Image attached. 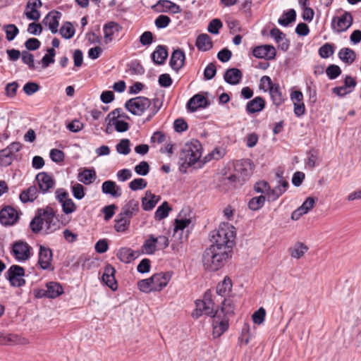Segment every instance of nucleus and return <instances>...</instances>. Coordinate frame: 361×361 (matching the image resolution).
<instances>
[{"label": "nucleus", "instance_id": "61", "mask_svg": "<svg viewBox=\"0 0 361 361\" xmlns=\"http://www.w3.org/2000/svg\"><path fill=\"white\" fill-rule=\"evenodd\" d=\"M62 210L66 214H72L76 210V205L71 198H68L61 203Z\"/></svg>", "mask_w": 361, "mask_h": 361}, {"label": "nucleus", "instance_id": "16", "mask_svg": "<svg viewBox=\"0 0 361 361\" xmlns=\"http://www.w3.org/2000/svg\"><path fill=\"white\" fill-rule=\"evenodd\" d=\"M115 274V268L111 264H107L104 268V271L102 276V281L114 291L116 290L118 288Z\"/></svg>", "mask_w": 361, "mask_h": 361}, {"label": "nucleus", "instance_id": "19", "mask_svg": "<svg viewBox=\"0 0 361 361\" xmlns=\"http://www.w3.org/2000/svg\"><path fill=\"white\" fill-rule=\"evenodd\" d=\"M36 180L40 190L43 193L48 192L55 184L52 177L46 172L39 173L36 176Z\"/></svg>", "mask_w": 361, "mask_h": 361}, {"label": "nucleus", "instance_id": "3", "mask_svg": "<svg viewBox=\"0 0 361 361\" xmlns=\"http://www.w3.org/2000/svg\"><path fill=\"white\" fill-rule=\"evenodd\" d=\"M230 255L231 253L226 251L216 249L214 246H209L202 255L203 266L207 271H217L222 267Z\"/></svg>", "mask_w": 361, "mask_h": 361}, {"label": "nucleus", "instance_id": "47", "mask_svg": "<svg viewBox=\"0 0 361 361\" xmlns=\"http://www.w3.org/2000/svg\"><path fill=\"white\" fill-rule=\"evenodd\" d=\"M265 200L266 197L264 195L255 197L249 201L248 207L253 211L258 210L264 206Z\"/></svg>", "mask_w": 361, "mask_h": 361}, {"label": "nucleus", "instance_id": "44", "mask_svg": "<svg viewBox=\"0 0 361 361\" xmlns=\"http://www.w3.org/2000/svg\"><path fill=\"white\" fill-rule=\"evenodd\" d=\"M171 208L169 207L167 202H164L158 208L154 213V219L160 221L166 218L169 215Z\"/></svg>", "mask_w": 361, "mask_h": 361}, {"label": "nucleus", "instance_id": "12", "mask_svg": "<svg viewBox=\"0 0 361 361\" xmlns=\"http://www.w3.org/2000/svg\"><path fill=\"white\" fill-rule=\"evenodd\" d=\"M53 259L52 250L44 245H40L39 247L37 264L43 270H53L51 265Z\"/></svg>", "mask_w": 361, "mask_h": 361}, {"label": "nucleus", "instance_id": "60", "mask_svg": "<svg viewBox=\"0 0 361 361\" xmlns=\"http://www.w3.org/2000/svg\"><path fill=\"white\" fill-rule=\"evenodd\" d=\"M222 27V22L218 18H214L209 22L207 30L212 34L216 35L219 32V29Z\"/></svg>", "mask_w": 361, "mask_h": 361}, {"label": "nucleus", "instance_id": "40", "mask_svg": "<svg viewBox=\"0 0 361 361\" xmlns=\"http://www.w3.org/2000/svg\"><path fill=\"white\" fill-rule=\"evenodd\" d=\"M219 313L221 315L223 314L222 318H228V316L234 314V306L233 303V300L231 298H224L221 302V312L219 311Z\"/></svg>", "mask_w": 361, "mask_h": 361}, {"label": "nucleus", "instance_id": "63", "mask_svg": "<svg viewBox=\"0 0 361 361\" xmlns=\"http://www.w3.org/2000/svg\"><path fill=\"white\" fill-rule=\"evenodd\" d=\"M50 158L51 159L56 163H60L63 161L65 158V154L63 151L58 149H52L50 151Z\"/></svg>", "mask_w": 361, "mask_h": 361}, {"label": "nucleus", "instance_id": "55", "mask_svg": "<svg viewBox=\"0 0 361 361\" xmlns=\"http://www.w3.org/2000/svg\"><path fill=\"white\" fill-rule=\"evenodd\" d=\"M23 62L27 65L29 69L34 70L35 68L34 56L28 51H23L21 53Z\"/></svg>", "mask_w": 361, "mask_h": 361}, {"label": "nucleus", "instance_id": "14", "mask_svg": "<svg viewBox=\"0 0 361 361\" xmlns=\"http://www.w3.org/2000/svg\"><path fill=\"white\" fill-rule=\"evenodd\" d=\"M213 318V336L214 337H219L228 328V319L222 318L220 313L217 312Z\"/></svg>", "mask_w": 361, "mask_h": 361}, {"label": "nucleus", "instance_id": "5", "mask_svg": "<svg viewBox=\"0 0 361 361\" xmlns=\"http://www.w3.org/2000/svg\"><path fill=\"white\" fill-rule=\"evenodd\" d=\"M196 309L192 313L193 317L198 318L202 314L212 317L219 310L215 308L214 302L212 298V293L209 290L205 292L202 300H197L195 302Z\"/></svg>", "mask_w": 361, "mask_h": 361}, {"label": "nucleus", "instance_id": "15", "mask_svg": "<svg viewBox=\"0 0 361 361\" xmlns=\"http://www.w3.org/2000/svg\"><path fill=\"white\" fill-rule=\"evenodd\" d=\"M62 16V13L58 11L53 10L49 12L42 20L46 26H48L51 33L56 34L58 32L59 25V20Z\"/></svg>", "mask_w": 361, "mask_h": 361}, {"label": "nucleus", "instance_id": "51", "mask_svg": "<svg viewBox=\"0 0 361 361\" xmlns=\"http://www.w3.org/2000/svg\"><path fill=\"white\" fill-rule=\"evenodd\" d=\"M6 37L8 41H12L19 32L18 28L13 24L6 25L4 27Z\"/></svg>", "mask_w": 361, "mask_h": 361}, {"label": "nucleus", "instance_id": "24", "mask_svg": "<svg viewBox=\"0 0 361 361\" xmlns=\"http://www.w3.org/2000/svg\"><path fill=\"white\" fill-rule=\"evenodd\" d=\"M46 288V291H44L42 295H46L49 298H56L63 293V288L58 282H48Z\"/></svg>", "mask_w": 361, "mask_h": 361}, {"label": "nucleus", "instance_id": "36", "mask_svg": "<svg viewBox=\"0 0 361 361\" xmlns=\"http://www.w3.org/2000/svg\"><path fill=\"white\" fill-rule=\"evenodd\" d=\"M97 176L94 169H84L78 175V179L80 182L90 185L95 180Z\"/></svg>", "mask_w": 361, "mask_h": 361}, {"label": "nucleus", "instance_id": "10", "mask_svg": "<svg viewBox=\"0 0 361 361\" xmlns=\"http://www.w3.org/2000/svg\"><path fill=\"white\" fill-rule=\"evenodd\" d=\"M353 16L345 11L340 16H335L331 20V27L336 32L346 31L353 24Z\"/></svg>", "mask_w": 361, "mask_h": 361}, {"label": "nucleus", "instance_id": "17", "mask_svg": "<svg viewBox=\"0 0 361 361\" xmlns=\"http://www.w3.org/2000/svg\"><path fill=\"white\" fill-rule=\"evenodd\" d=\"M185 61V52L182 49H177L171 54L169 65L173 71L178 73L183 67Z\"/></svg>", "mask_w": 361, "mask_h": 361}, {"label": "nucleus", "instance_id": "62", "mask_svg": "<svg viewBox=\"0 0 361 361\" xmlns=\"http://www.w3.org/2000/svg\"><path fill=\"white\" fill-rule=\"evenodd\" d=\"M161 4H162L163 7L164 8L165 11H169L173 13H179L181 12L180 7L178 5H177L176 4H175L171 1H168V0L162 1Z\"/></svg>", "mask_w": 361, "mask_h": 361}, {"label": "nucleus", "instance_id": "43", "mask_svg": "<svg viewBox=\"0 0 361 361\" xmlns=\"http://www.w3.org/2000/svg\"><path fill=\"white\" fill-rule=\"evenodd\" d=\"M75 28L71 22H65L59 30V33L64 39L72 38L75 35Z\"/></svg>", "mask_w": 361, "mask_h": 361}, {"label": "nucleus", "instance_id": "58", "mask_svg": "<svg viewBox=\"0 0 361 361\" xmlns=\"http://www.w3.org/2000/svg\"><path fill=\"white\" fill-rule=\"evenodd\" d=\"M147 185V182L142 178H135L129 183V188L133 191L142 190L145 188Z\"/></svg>", "mask_w": 361, "mask_h": 361}, {"label": "nucleus", "instance_id": "11", "mask_svg": "<svg viewBox=\"0 0 361 361\" xmlns=\"http://www.w3.org/2000/svg\"><path fill=\"white\" fill-rule=\"evenodd\" d=\"M19 219V213L11 206H4L0 210V223L4 226H13Z\"/></svg>", "mask_w": 361, "mask_h": 361}, {"label": "nucleus", "instance_id": "49", "mask_svg": "<svg viewBox=\"0 0 361 361\" xmlns=\"http://www.w3.org/2000/svg\"><path fill=\"white\" fill-rule=\"evenodd\" d=\"M20 338L16 334L4 335L1 333L0 338V345H11L19 343Z\"/></svg>", "mask_w": 361, "mask_h": 361}, {"label": "nucleus", "instance_id": "37", "mask_svg": "<svg viewBox=\"0 0 361 361\" xmlns=\"http://www.w3.org/2000/svg\"><path fill=\"white\" fill-rule=\"evenodd\" d=\"M338 58L346 64H352L355 59V52L350 48H342L340 49L338 54Z\"/></svg>", "mask_w": 361, "mask_h": 361}, {"label": "nucleus", "instance_id": "6", "mask_svg": "<svg viewBox=\"0 0 361 361\" xmlns=\"http://www.w3.org/2000/svg\"><path fill=\"white\" fill-rule=\"evenodd\" d=\"M182 159L189 165L195 164L202 156V145L198 140H192L185 146L182 152Z\"/></svg>", "mask_w": 361, "mask_h": 361}, {"label": "nucleus", "instance_id": "50", "mask_svg": "<svg viewBox=\"0 0 361 361\" xmlns=\"http://www.w3.org/2000/svg\"><path fill=\"white\" fill-rule=\"evenodd\" d=\"M130 140L122 139L116 146V151L121 154L127 155L130 152Z\"/></svg>", "mask_w": 361, "mask_h": 361}, {"label": "nucleus", "instance_id": "34", "mask_svg": "<svg viewBox=\"0 0 361 361\" xmlns=\"http://www.w3.org/2000/svg\"><path fill=\"white\" fill-rule=\"evenodd\" d=\"M232 281L230 277L226 276L224 280L216 286V293L226 298L229 295L232 289Z\"/></svg>", "mask_w": 361, "mask_h": 361}, {"label": "nucleus", "instance_id": "4", "mask_svg": "<svg viewBox=\"0 0 361 361\" xmlns=\"http://www.w3.org/2000/svg\"><path fill=\"white\" fill-rule=\"evenodd\" d=\"M171 272H160L153 274L151 277L140 280L137 283L139 290L143 293L161 291L167 286L171 279Z\"/></svg>", "mask_w": 361, "mask_h": 361}, {"label": "nucleus", "instance_id": "57", "mask_svg": "<svg viewBox=\"0 0 361 361\" xmlns=\"http://www.w3.org/2000/svg\"><path fill=\"white\" fill-rule=\"evenodd\" d=\"M191 223L190 218H182L181 214L178 216L175 220V227L174 231L177 232L178 231H183L185 228H186Z\"/></svg>", "mask_w": 361, "mask_h": 361}, {"label": "nucleus", "instance_id": "28", "mask_svg": "<svg viewBox=\"0 0 361 361\" xmlns=\"http://www.w3.org/2000/svg\"><path fill=\"white\" fill-rule=\"evenodd\" d=\"M242 77L243 73L241 71L235 68L228 69L224 75L225 81L230 85L238 84L240 82Z\"/></svg>", "mask_w": 361, "mask_h": 361}, {"label": "nucleus", "instance_id": "9", "mask_svg": "<svg viewBox=\"0 0 361 361\" xmlns=\"http://www.w3.org/2000/svg\"><path fill=\"white\" fill-rule=\"evenodd\" d=\"M32 247L23 240H17L13 243L11 251V255L18 261H25L30 257Z\"/></svg>", "mask_w": 361, "mask_h": 361}, {"label": "nucleus", "instance_id": "39", "mask_svg": "<svg viewBox=\"0 0 361 361\" xmlns=\"http://www.w3.org/2000/svg\"><path fill=\"white\" fill-rule=\"evenodd\" d=\"M308 247L304 243L298 242L293 246L288 249V252L290 256L295 259L301 258L306 252H307Z\"/></svg>", "mask_w": 361, "mask_h": 361}, {"label": "nucleus", "instance_id": "22", "mask_svg": "<svg viewBox=\"0 0 361 361\" xmlns=\"http://www.w3.org/2000/svg\"><path fill=\"white\" fill-rule=\"evenodd\" d=\"M269 92L273 104L277 107L281 106L286 99V94L278 83H275Z\"/></svg>", "mask_w": 361, "mask_h": 361}, {"label": "nucleus", "instance_id": "48", "mask_svg": "<svg viewBox=\"0 0 361 361\" xmlns=\"http://www.w3.org/2000/svg\"><path fill=\"white\" fill-rule=\"evenodd\" d=\"M284 193V190L277 185L273 189L269 188V190L267 192L266 198L268 202H274Z\"/></svg>", "mask_w": 361, "mask_h": 361}, {"label": "nucleus", "instance_id": "42", "mask_svg": "<svg viewBox=\"0 0 361 361\" xmlns=\"http://www.w3.org/2000/svg\"><path fill=\"white\" fill-rule=\"evenodd\" d=\"M296 19V12L294 9H289L283 13L278 20L279 24L283 26H288L290 23Z\"/></svg>", "mask_w": 361, "mask_h": 361}, {"label": "nucleus", "instance_id": "7", "mask_svg": "<svg viewBox=\"0 0 361 361\" xmlns=\"http://www.w3.org/2000/svg\"><path fill=\"white\" fill-rule=\"evenodd\" d=\"M151 104V100L147 97H136L128 99L125 104V108L133 115L141 116Z\"/></svg>", "mask_w": 361, "mask_h": 361}, {"label": "nucleus", "instance_id": "23", "mask_svg": "<svg viewBox=\"0 0 361 361\" xmlns=\"http://www.w3.org/2000/svg\"><path fill=\"white\" fill-rule=\"evenodd\" d=\"M140 209L139 202L136 200L132 199L128 201L121 208V214L125 217L131 219L133 216H135Z\"/></svg>", "mask_w": 361, "mask_h": 361}, {"label": "nucleus", "instance_id": "18", "mask_svg": "<svg viewBox=\"0 0 361 361\" xmlns=\"http://www.w3.org/2000/svg\"><path fill=\"white\" fill-rule=\"evenodd\" d=\"M42 4L41 0H29L26 4L25 15L29 20H38L40 18V12L37 9Z\"/></svg>", "mask_w": 361, "mask_h": 361}, {"label": "nucleus", "instance_id": "27", "mask_svg": "<svg viewBox=\"0 0 361 361\" xmlns=\"http://www.w3.org/2000/svg\"><path fill=\"white\" fill-rule=\"evenodd\" d=\"M160 199V196L152 194L149 190L146 191L145 196L142 198V209L145 211L152 210Z\"/></svg>", "mask_w": 361, "mask_h": 361}, {"label": "nucleus", "instance_id": "20", "mask_svg": "<svg viewBox=\"0 0 361 361\" xmlns=\"http://www.w3.org/2000/svg\"><path fill=\"white\" fill-rule=\"evenodd\" d=\"M209 104V103L203 95L197 94L188 100L187 108L190 111L195 112L200 108H206Z\"/></svg>", "mask_w": 361, "mask_h": 361}, {"label": "nucleus", "instance_id": "2", "mask_svg": "<svg viewBox=\"0 0 361 361\" xmlns=\"http://www.w3.org/2000/svg\"><path fill=\"white\" fill-rule=\"evenodd\" d=\"M211 238L212 244L210 246L231 253L235 239L234 227L224 223L213 232Z\"/></svg>", "mask_w": 361, "mask_h": 361}, {"label": "nucleus", "instance_id": "26", "mask_svg": "<svg viewBox=\"0 0 361 361\" xmlns=\"http://www.w3.org/2000/svg\"><path fill=\"white\" fill-rule=\"evenodd\" d=\"M265 104V100L262 97H256L247 103L246 111L249 114L260 112L264 109Z\"/></svg>", "mask_w": 361, "mask_h": 361}, {"label": "nucleus", "instance_id": "8", "mask_svg": "<svg viewBox=\"0 0 361 361\" xmlns=\"http://www.w3.org/2000/svg\"><path fill=\"white\" fill-rule=\"evenodd\" d=\"M25 269L19 265H11L5 274L6 279L13 287H21L25 284Z\"/></svg>", "mask_w": 361, "mask_h": 361}, {"label": "nucleus", "instance_id": "13", "mask_svg": "<svg viewBox=\"0 0 361 361\" xmlns=\"http://www.w3.org/2000/svg\"><path fill=\"white\" fill-rule=\"evenodd\" d=\"M252 54L258 59L271 60L275 58L276 51L272 45L264 44L255 47L252 50Z\"/></svg>", "mask_w": 361, "mask_h": 361}, {"label": "nucleus", "instance_id": "30", "mask_svg": "<svg viewBox=\"0 0 361 361\" xmlns=\"http://www.w3.org/2000/svg\"><path fill=\"white\" fill-rule=\"evenodd\" d=\"M116 256L122 262L127 264L137 258L138 253L130 248L122 247L118 250Z\"/></svg>", "mask_w": 361, "mask_h": 361}, {"label": "nucleus", "instance_id": "29", "mask_svg": "<svg viewBox=\"0 0 361 361\" xmlns=\"http://www.w3.org/2000/svg\"><path fill=\"white\" fill-rule=\"evenodd\" d=\"M152 59L153 62L157 65L164 64L167 56L168 51L165 46L158 45L155 50L152 52Z\"/></svg>", "mask_w": 361, "mask_h": 361}, {"label": "nucleus", "instance_id": "45", "mask_svg": "<svg viewBox=\"0 0 361 361\" xmlns=\"http://www.w3.org/2000/svg\"><path fill=\"white\" fill-rule=\"evenodd\" d=\"M118 118H122L125 119H128L129 116L122 112V109L120 108L116 109L114 111H111L106 118V121H108V125L111 124V121H118Z\"/></svg>", "mask_w": 361, "mask_h": 361}, {"label": "nucleus", "instance_id": "35", "mask_svg": "<svg viewBox=\"0 0 361 361\" xmlns=\"http://www.w3.org/2000/svg\"><path fill=\"white\" fill-rule=\"evenodd\" d=\"M119 25L115 22H109L104 25V39L106 44H109L112 41V37L115 31L119 30Z\"/></svg>", "mask_w": 361, "mask_h": 361}, {"label": "nucleus", "instance_id": "56", "mask_svg": "<svg viewBox=\"0 0 361 361\" xmlns=\"http://www.w3.org/2000/svg\"><path fill=\"white\" fill-rule=\"evenodd\" d=\"M71 191L76 200H82L85 195V188L80 183H77L72 185Z\"/></svg>", "mask_w": 361, "mask_h": 361}, {"label": "nucleus", "instance_id": "32", "mask_svg": "<svg viewBox=\"0 0 361 361\" xmlns=\"http://www.w3.org/2000/svg\"><path fill=\"white\" fill-rule=\"evenodd\" d=\"M102 192L108 194L114 197H120L121 195V188L112 180H106L102 183Z\"/></svg>", "mask_w": 361, "mask_h": 361}, {"label": "nucleus", "instance_id": "1", "mask_svg": "<svg viewBox=\"0 0 361 361\" xmlns=\"http://www.w3.org/2000/svg\"><path fill=\"white\" fill-rule=\"evenodd\" d=\"M61 223L56 218L55 212L51 207L38 209L30 223L32 233L38 234L43 229L45 234H50L61 228Z\"/></svg>", "mask_w": 361, "mask_h": 361}, {"label": "nucleus", "instance_id": "59", "mask_svg": "<svg viewBox=\"0 0 361 361\" xmlns=\"http://www.w3.org/2000/svg\"><path fill=\"white\" fill-rule=\"evenodd\" d=\"M40 89V86L35 82H27L23 86V92L28 96L32 95L33 94L38 92Z\"/></svg>", "mask_w": 361, "mask_h": 361}, {"label": "nucleus", "instance_id": "54", "mask_svg": "<svg viewBox=\"0 0 361 361\" xmlns=\"http://www.w3.org/2000/svg\"><path fill=\"white\" fill-rule=\"evenodd\" d=\"M326 74L330 80H334L341 74V69L337 65L331 64L326 68Z\"/></svg>", "mask_w": 361, "mask_h": 361}, {"label": "nucleus", "instance_id": "46", "mask_svg": "<svg viewBox=\"0 0 361 361\" xmlns=\"http://www.w3.org/2000/svg\"><path fill=\"white\" fill-rule=\"evenodd\" d=\"M13 155L7 147L0 150V166H7L12 164Z\"/></svg>", "mask_w": 361, "mask_h": 361}, {"label": "nucleus", "instance_id": "52", "mask_svg": "<svg viewBox=\"0 0 361 361\" xmlns=\"http://www.w3.org/2000/svg\"><path fill=\"white\" fill-rule=\"evenodd\" d=\"M334 53V46L329 43L322 45L319 49V54L322 59H327Z\"/></svg>", "mask_w": 361, "mask_h": 361}, {"label": "nucleus", "instance_id": "25", "mask_svg": "<svg viewBox=\"0 0 361 361\" xmlns=\"http://www.w3.org/2000/svg\"><path fill=\"white\" fill-rule=\"evenodd\" d=\"M235 172L245 181L250 176V164L247 160L238 161L234 165Z\"/></svg>", "mask_w": 361, "mask_h": 361}, {"label": "nucleus", "instance_id": "41", "mask_svg": "<svg viewBox=\"0 0 361 361\" xmlns=\"http://www.w3.org/2000/svg\"><path fill=\"white\" fill-rule=\"evenodd\" d=\"M157 249L155 237L153 235H150L142 245V251L147 255H152L156 252Z\"/></svg>", "mask_w": 361, "mask_h": 361}, {"label": "nucleus", "instance_id": "53", "mask_svg": "<svg viewBox=\"0 0 361 361\" xmlns=\"http://www.w3.org/2000/svg\"><path fill=\"white\" fill-rule=\"evenodd\" d=\"M56 54L54 48H49L47 54H46L42 59V65L44 68L48 67L51 63L54 62V56Z\"/></svg>", "mask_w": 361, "mask_h": 361}, {"label": "nucleus", "instance_id": "64", "mask_svg": "<svg viewBox=\"0 0 361 361\" xmlns=\"http://www.w3.org/2000/svg\"><path fill=\"white\" fill-rule=\"evenodd\" d=\"M135 171L140 176H146L149 171V165L147 161H142L135 166Z\"/></svg>", "mask_w": 361, "mask_h": 361}, {"label": "nucleus", "instance_id": "33", "mask_svg": "<svg viewBox=\"0 0 361 361\" xmlns=\"http://www.w3.org/2000/svg\"><path fill=\"white\" fill-rule=\"evenodd\" d=\"M38 190L35 185H32L27 189L23 190L20 194V200L23 203L32 202L37 199Z\"/></svg>", "mask_w": 361, "mask_h": 361}, {"label": "nucleus", "instance_id": "21", "mask_svg": "<svg viewBox=\"0 0 361 361\" xmlns=\"http://www.w3.org/2000/svg\"><path fill=\"white\" fill-rule=\"evenodd\" d=\"M314 204L315 199L312 197H308L302 205L292 213V219L298 220L303 214L308 213L313 208Z\"/></svg>", "mask_w": 361, "mask_h": 361}, {"label": "nucleus", "instance_id": "31", "mask_svg": "<svg viewBox=\"0 0 361 361\" xmlns=\"http://www.w3.org/2000/svg\"><path fill=\"white\" fill-rule=\"evenodd\" d=\"M195 45L200 51L210 50L212 48V38L207 34H200L196 39Z\"/></svg>", "mask_w": 361, "mask_h": 361}, {"label": "nucleus", "instance_id": "38", "mask_svg": "<svg viewBox=\"0 0 361 361\" xmlns=\"http://www.w3.org/2000/svg\"><path fill=\"white\" fill-rule=\"evenodd\" d=\"M114 221V228L117 232L120 233L126 231L129 228L130 224V219L128 217H125L123 215H121V213L117 215Z\"/></svg>", "mask_w": 361, "mask_h": 361}]
</instances>
